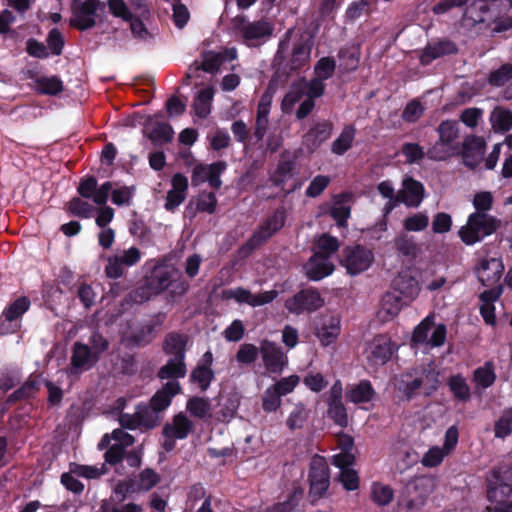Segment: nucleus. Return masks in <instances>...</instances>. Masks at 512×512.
Here are the masks:
<instances>
[{
	"mask_svg": "<svg viewBox=\"0 0 512 512\" xmlns=\"http://www.w3.org/2000/svg\"><path fill=\"white\" fill-rule=\"evenodd\" d=\"M305 268L309 278L317 281L330 275L334 270V265L328 257L321 253H315Z\"/></svg>",
	"mask_w": 512,
	"mask_h": 512,
	"instance_id": "obj_26",
	"label": "nucleus"
},
{
	"mask_svg": "<svg viewBox=\"0 0 512 512\" xmlns=\"http://www.w3.org/2000/svg\"><path fill=\"white\" fill-rule=\"evenodd\" d=\"M141 258L142 252L137 247L118 249L107 258L104 269L105 275L111 279H118L124 275L128 268L136 265Z\"/></svg>",
	"mask_w": 512,
	"mask_h": 512,
	"instance_id": "obj_4",
	"label": "nucleus"
},
{
	"mask_svg": "<svg viewBox=\"0 0 512 512\" xmlns=\"http://www.w3.org/2000/svg\"><path fill=\"white\" fill-rule=\"evenodd\" d=\"M309 412L303 403L299 402L295 404L293 410L287 418V426L290 430H296L303 428L307 421Z\"/></svg>",
	"mask_w": 512,
	"mask_h": 512,
	"instance_id": "obj_46",
	"label": "nucleus"
},
{
	"mask_svg": "<svg viewBox=\"0 0 512 512\" xmlns=\"http://www.w3.org/2000/svg\"><path fill=\"white\" fill-rule=\"evenodd\" d=\"M433 328V317L427 316L415 329L412 336L413 344H428L429 331Z\"/></svg>",
	"mask_w": 512,
	"mask_h": 512,
	"instance_id": "obj_58",
	"label": "nucleus"
},
{
	"mask_svg": "<svg viewBox=\"0 0 512 512\" xmlns=\"http://www.w3.org/2000/svg\"><path fill=\"white\" fill-rule=\"evenodd\" d=\"M225 61V56L223 53L215 52V51H207L202 55V63L201 65L196 66V70L202 69L208 73L217 72L219 67Z\"/></svg>",
	"mask_w": 512,
	"mask_h": 512,
	"instance_id": "obj_45",
	"label": "nucleus"
},
{
	"mask_svg": "<svg viewBox=\"0 0 512 512\" xmlns=\"http://www.w3.org/2000/svg\"><path fill=\"white\" fill-rule=\"evenodd\" d=\"M194 429L193 422L183 412L176 414L171 422L163 427L164 437H174L179 440L185 439Z\"/></svg>",
	"mask_w": 512,
	"mask_h": 512,
	"instance_id": "obj_21",
	"label": "nucleus"
},
{
	"mask_svg": "<svg viewBox=\"0 0 512 512\" xmlns=\"http://www.w3.org/2000/svg\"><path fill=\"white\" fill-rule=\"evenodd\" d=\"M492 20L489 6L484 0H476L465 10L462 21L467 27H475Z\"/></svg>",
	"mask_w": 512,
	"mask_h": 512,
	"instance_id": "obj_19",
	"label": "nucleus"
},
{
	"mask_svg": "<svg viewBox=\"0 0 512 512\" xmlns=\"http://www.w3.org/2000/svg\"><path fill=\"white\" fill-rule=\"evenodd\" d=\"M260 353V347L258 348L254 344L244 343L240 345L237 353L236 360L240 364L250 365L256 361Z\"/></svg>",
	"mask_w": 512,
	"mask_h": 512,
	"instance_id": "obj_53",
	"label": "nucleus"
},
{
	"mask_svg": "<svg viewBox=\"0 0 512 512\" xmlns=\"http://www.w3.org/2000/svg\"><path fill=\"white\" fill-rule=\"evenodd\" d=\"M485 153V142L482 138H467L463 143L462 157L467 167L475 168L483 159Z\"/></svg>",
	"mask_w": 512,
	"mask_h": 512,
	"instance_id": "obj_22",
	"label": "nucleus"
},
{
	"mask_svg": "<svg viewBox=\"0 0 512 512\" xmlns=\"http://www.w3.org/2000/svg\"><path fill=\"white\" fill-rule=\"evenodd\" d=\"M332 134V124L323 121L314 124V126L305 134L304 142L310 151L316 150L323 142L330 138Z\"/></svg>",
	"mask_w": 512,
	"mask_h": 512,
	"instance_id": "obj_29",
	"label": "nucleus"
},
{
	"mask_svg": "<svg viewBox=\"0 0 512 512\" xmlns=\"http://www.w3.org/2000/svg\"><path fill=\"white\" fill-rule=\"evenodd\" d=\"M396 286L400 290L401 294L407 298L414 299L420 292V286L414 278L410 276H401L396 282Z\"/></svg>",
	"mask_w": 512,
	"mask_h": 512,
	"instance_id": "obj_56",
	"label": "nucleus"
},
{
	"mask_svg": "<svg viewBox=\"0 0 512 512\" xmlns=\"http://www.w3.org/2000/svg\"><path fill=\"white\" fill-rule=\"evenodd\" d=\"M112 190V182H105L100 187L94 177H89L81 181L78 192L84 198H92L97 205L106 204L110 192Z\"/></svg>",
	"mask_w": 512,
	"mask_h": 512,
	"instance_id": "obj_16",
	"label": "nucleus"
},
{
	"mask_svg": "<svg viewBox=\"0 0 512 512\" xmlns=\"http://www.w3.org/2000/svg\"><path fill=\"white\" fill-rule=\"evenodd\" d=\"M285 217L284 210H276L273 215L267 218L254 232L248 241V245L254 248L267 241L274 233L283 227Z\"/></svg>",
	"mask_w": 512,
	"mask_h": 512,
	"instance_id": "obj_14",
	"label": "nucleus"
},
{
	"mask_svg": "<svg viewBox=\"0 0 512 512\" xmlns=\"http://www.w3.org/2000/svg\"><path fill=\"white\" fill-rule=\"evenodd\" d=\"M172 281L173 269H156L148 282L149 289L155 294L160 293L166 290L171 285Z\"/></svg>",
	"mask_w": 512,
	"mask_h": 512,
	"instance_id": "obj_35",
	"label": "nucleus"
},
{
	"mask_svg": "<svg viewBox=\"0 0 512 512\" xmlns=\"http://www.w3.org/2000/svg\"><path fill=\"white\" fill-rule=\"evenodd\" d=\"M351 208L346 204L343 198L338 199L333 204L330 214L334 220H336L339 226H345L346 221L350 216Z\"/></svg>",
	"mask_w": 512,
	"mask_h": 512,
	"instance_id": "obj_61",
	"label": "nucleus"
},
{
	"mask_svg": "<svg viewBox=\"0 0 512 512\" xmlns=\"http://www.w3.org/2000/svg\"><path fill=\"white\" fill-rule=\"evenodd\" d=\"M437 131L440 141L446 144H450V146H457L455 144V141L458 138V128L456 122L444 121L438 126Z\"/></svg>",
	"mask_w": 512,
	"mask_h": 512,
	"instance_id": "obj_51",
	"label": "nucleus"
},
{
	"mask_svg": "<svg viewBox=\"0 0 512 512\" xmlns=\"http://www.w3.org/2000/svg\"><path fill=\"white\" fill-rule=\"evenodd\" d=\"M490 121L494 130L508 131L512 128V112L497 107L492 111Z\"/></svg>",
	"mask_w": 512,
	"mask_h": 512,
	"instance_id": "obj_43",
	"label": "nucleus"
},
{
	"mask_svg": "<svg viewBox=\"0 0 512 512\" xmlns=\"http://www.w3.org/2000/svg\"><path fill=\"white\" fill-rule=\"evenodd\" d=\"M494 433L497 438H505L512 433V408L502 412L495 422Z\"/></svg>",
	"mask_w": 512,
	"mask_h": 512,
	"instance_id": "obj_50",
	"label": "nucleus"
},
{
	"mask_svg": "<svg viewBox=\"0 0 512 512\" xmlns=\"http://www.w3.org/2000/svg\"><path fill=\"white\" fill-rule=\"evenodd\" d=\"M488 498H496L498 494L509 497L512 494V467L494 470L488 479Z\"/></svg>",
	"mask_w": 512,
	"mask_h": 512,
	"instance_id": "obj_15",
	"label": "nucleus"
},
{
	"mask_svg": "<svg viewBox=\"0 0 512 512\" xmlns=\"http://www.w3.org/2000/svg\"><path fill=\"white\" fill-rule=\"evenodd\" d=\"M37 89L43 94L56 95L63 90V83L56 76L42 77L37 80Z\"/></svg>",
	"mask_w": 512,
	"mask_h": 512,
	"instance_id": "obj_55",
	"label": "nucleus"
},
{
	"mask_svg": "<svg viewBox=\"0 0 512 512\" xmlns=\"http://www.w3.org/2000/svg\"><path fill=\"white\" fill-rule=\"evenodd\" d=\"M340 333V320L337 316H324L317 328V337L324 346L333 343Z\"/></svg>",
	"mask_w": 512,
	"mask_h": 512,
	"instance_id": "obj_30",
	"label": "nucleus"
},
{
	"mask_svg": "<svg viewBox=\"0 0 512 512\" xmlns=\"http://www.w3.org/2000/svg\"><path fill=\"white\" fill-rule=\"evenodd\" d=\"M374 390L367 381H362L347 392V398L353 403H366L372 400Z\"/></svg>",
	"mask_w": 512,
	"mask_h": 512,
	"instance_id": "obj_41",
	"label": "nucleus"
},
{
	"mask_svg": "<svg viewBox=\"0 0 512 512\" xmlns=\"http://www.w3.org/2000/svg\"><path fill=\"white\" fill-rule=\"evenodd\" d=\"M98 359L88 345L75 342L72 347L69 372L71 375L81 374L92 368Z\"/></svg>",
	"mask_w": 512,
	"mask_h": 512,
	"instance_id": "obj_13",
	"label": "nucleus"
},
{
	"mask_svg": "<svg viewBox=\"0 0 512 512\" xmlns=\"http://www.w3.org/2000/svg\"><path fill=\"white\" fill-rule=\"evenodd\" d=\"M294 170V162L290 160H281L276 171L271 176L272 183L284 190L285 183L292 178Z\"/></svg>",
	"mask_w": 512,
	"mask_h": 512,
	"instance_id": "obj_42",
	"label": "nucleus"
},
{
	"mask_svg": "<svg viewBox=\"0 0 512 512\" xmlns=\"http://www.w3.org/2000/svg\"><path fill=\"white\" fill-rule=\"evenodd\" d=\"M232 23L234 29L241 31L243 40L248 46L260 45L273 33V26L266 20L246 22L244 16H236L232 19Z\"/></svg>",
	"mask_w": 512,
	"mask_h": 512,
	"instance_id": "obj_3",
	"label": "nucleus"
},
{
	"mask_svg": "<svg viewBox=\"0 0 512 512\" xmlns=\"http://www.w3.org/2000/svg\"><path fill=\"white\" fill-rule=\"evenodd\" d=\"M355 130L351 127L345 128L332 144V152L337 155L344 154L352 145Z\"/></svg>",
	"mask_w": 512,
	"mask_h": 512,
	"instance_id": "obj_49",
	"label": "nucleus"
},
{
	"mask_svg": "<svg viewBox=\"0 0 512 512\" xmlns=\"http://www.w3.org/2000/svg\"><path fill=\"white\" fill-rule=\"evenodd\" d=\"M311 43L309 39H301L293 48L290 68L296 70L308 63L311 54Z\"/></svg>",
	"mask_w": 512,
	"mask_h": 512,
	"instance_id": "obj_34",
	"label": "nucleus"
},
{
	"mask_svg": "<svg viewBox=\"0 0 512 512\" xmlns=\"http://www.w3.org/2000/svg\"><path fill=\"white\" fill-rule=\"evenodd\" d=\"M498 297L499 292L494 290L485 291L481 295L484 304L481 306L480 312L485 322L489 325L495 324V308L492 302L495 301Z\"/></svg>",
	"mask_w": 512,
	"mask_h": 512,
	"instance_id": "obj_44",
	"label": "nucleus"
},
{
	"mask_svg": "<svg viewBox=\"0 0 512 512\" xmlns=\"http://www.w3.org/2000/svg\"><path fill=\"white\" fill-rule=\"evenodd\" d=\"M184 360L181 358H170L158 371V377L162 380H175L185 377L187 369Z\"/></svg>",
	"mask_w": 512,
	"mask_h": 512,
	"instance_id": "obj_33",
	"label": "nucleus"
},
{
	"mask_svg": "<svg viewBox=\"0 0 512 512\" xmlns=\"http://www.w3.org/2000/svg\"><path fill=\"white\" fill-rule=\"evenodd\" d=\"M328 415L341 427H345L348 423L346 409L340 399L329 401Z\"/></svg>",
	"mask_w": 512,
	"mask_h": 512,
	"instance_id": "obj_60",
	"label": "nucleus"
},
{
	"mask_svg": "<svg viewBox=\"0 0 512 512\" xmlns=\"http://www.w3.org/2000/svg\"><path fill=\"white\" fill-rule=\"evenodd\" d=\"M396 349V344L389 337L378 335L367 344V359L374 365H384L390 360Z\"/></svg>",
	"mask_w": 512,
	"mask_h": 512,
	"instance_id": "obj_10",
	"label": "nucleus"
},
{
	"mask_svg": "<svg viewBox=\"0 0 512 512\" xmlns=\"http://www.w3.org/2000/svg\"><path fill=\"white\" fill-rule=\"evenodd\" d=\"M423 198V185L414 179H406L403 182V189L398 193L395 199V203L401 201L408 207H418Z\"/></svg>",
	"mask_w": 512,
	"mask_h": 512,
	"instance_id": "obj_20",
	"label": "nucleus"
},
{
	"mask_svg": "<svg viewBox=\"0 0 512 512\" xmlns=\"http://www.w3.org/2000/svg\"><path fill=\"white\" fill-rule=\"evenodd\" d=\"M158 413L159 412L151 406H138L140 427L154 428L157 426L160 420Z\"/></svg>",
	"mask_w": 512,
	"mask_h": 512,
	"instance_id": "obj_59",
	"label": "nucleus"
},
{
	"mask_svg": "<svg viewBox=\"0 0 512 512\" xmlns=\"http://www.w3.org/2000/svg\"><path fill=\"white\" fill-rule=\"evenodd\" d=\"M436 488V479L431 476H420L410 481L405 491L408 496H414L426 503L427 498L433 493Z\"/></svg>",
	"mask_w": 512,
	"mask_h": 512,
	"instance_id": "obj_25",
	"label": "nucleus"
},
{
	"mask_svg": "<svg viewBox=\"0 0 512 512\" xmlns=\"http://www.w3.org/2000/svg\"><path fill=\"white\" fill-rule=\"evenodd\" d=\"M102 6L99 0L74 1V16L71 19V25L80 29L87 30L95 26V14L98 8Z\"/></svg>",
	"mask_w": 512,
	"mask_h": 512,
	"instance_id": "obj_12",
	"label": "nucleus"
},
{
	"mask_svg": "<svg viewBox=\"0 0 512 512\" xmlns=\"http://www.w3.org/2000/svg\"><path fill=\"white\" fill-rule=\"evenodd\" d=\"M172 189L166 196L165 208L174 211L186 199L188 179L180 173L175 174L171 180Z\"/></svg>",
	"mask_w": 512,
	"mask_h": 512,
	"instance_id": "obj_18",
	"label": "nucleus"
},
{
	"mask_svg": "<svg viewBox=\"0 0 512 512\" xmlns=\"http://www.w3.org/2000/svg\"><path fill=\"white\" fill-rule=\"evenodd\" d=\"M504 267L500 259L483 260L478 269V278L485 286H493L500 280Z\"/></svg>",
	"mask_w": 512,
	"mask_h": 512,
	"instance_id": "obj_24",
	"label": "nucleus"
},
{
	"mask_svg": "<svg viewBox=\"0 0 512 512\" xmlns=\"http://www.w3.org/2000/svg\"><path fill=\"white\" fill-rule=\"evenodd\" d=\"M374 260L373 252L362 246L348 247L344 251L343 263L351 275L367 270Z\"/></svg>",
	"mask_w": 512,
	"mask_h": 512,
	"instance_id": "obj_7",
	"label": "nucleus"
},
{
	"mask_svg": "<svg viewBox=\"0 0 512 512\" xmlns=\"http://www.w3.org/2000/svg\"><path fill=\"white\" fill-rule=\"evenodd\" d=\"M213 96L214 89L212 87H207L197 94L193 108L198 117L205 118L210 113Z\"/></svg>",
	"mask_w": 512,
	"mask_h": 512,
	"instance_id": "obj_38",
	"label": "nucleus"
},
{
	"mask_svg": "<svg viewBox=\"0 0 512 512\" xmlns=\"http://www.w3.org/2000/svg\"><path fill=\"white\" fill-rule=\"evenodd\" d=\"M336 68V62L331 57H322L314 67L315 77L323 81L331 78Z\"/></svg>",
	"mask_w": 512,
	"mask_h": 512,
	"instance_id": "obj_57",
	"label": "nucleus"
},
{
	"mask_svg": "<svg viewBox=\"0 0 512 512\" xmlns=\"http://www.w3.org/2000/svg\"><path fill=\"white\" fill-rule=\"evenodd\" d=\"M499 225L500 221L495 217L483 212H474L469 215L466 224L459 229L458 234L466 245H473L493 234Z\"/></svg>",
	"mask_w": 512,
	"mask_h": 512,
	"instance_id": "obj_2",
	"label": "nucleus"
},
{
	"mask_svg": "<svg viewBox=\"0 0 512 512\" xmlns=\"http://www.w3.org/2000/svg\"><path fill=\"white\" fill-rule=\"evenodd\" d=\"M280 394L272 387L269 386L263 393L262 396V408L266 412H274L276 411L281 403Z\"/></svg>",
	"mask_w": 512,
	"mask_h": 512,
	"instance_id": "obj_62",
	"label": "nucleus"
},
{
	"mask_svg": "<svg viewBox=\"0 0 512 512\" xmlns=\"http://www.w3.org/2000/svg\"><path fill=\"white\" fill-rule=\"evenodd\" d=\"M134 437L122 429H114L111 434H105L98 448L103 450L109 446L105 452V460L111 465H115L122 461L126 455L128 464L131 467H138L141 464V453L138 450H131L126 454V448L133 445Z\"/></svg>",
	"mask_w": 512,
	"mask_h": 512,
	"instance_id": "obj_1",
	"label": "nucleus"
},
{
	"mask_svg": "<svg viewBox=\"0 0 512 512\" xmlns=\"http://www.w3.org/2000/svg\"><path fill=\"white\" fill-rule=\"evenodd\" d=\"M307 81L300 79L294 82L282 100V110H290L306 94Z\"/></svg>",
	"mask_w": 512,
	"mask_h": 512,
	"instance_id": "obj_36",
	"label": "nucleus"
},
{
	"mask_svg": "<svg viewBox=\"0 0 512 512\" xmlns=\"http://www.w3.org/2000/svg\"><path fill=\"white\" fill-rule=\"evenodd\" d=\"M260 353L263 364L269 373H281L287 365V356L281 347L274 342L262 340L260 342Z\"/></svg>",
	"mask_w": 512,
	"mask_h": 512,
	"instance_id": "obj_11",
	"label": "nucleus"
},
{
	"mask_svg": "<svg viewBox=\"0 0 512 512\" xmlns=\"http://www.w3.org/2000/svg\"><path fill=\"white\" fill-rule=\"evenodd\" d=\"M429 225V216L426 213H415L403 220V228L408 232H420Z\"/></svg>",
	"mask_w": 512,
	"mask_h": 512,
	"instance_id": "obj_47",
	"label": "nucleus"
},
{
	"mask_svg": "<svg viewBox=\"0 0 512 512\" xmlns=\"http://www.w3.org/2000/svg\"><path fill=\"white\" fill-rule=\"evenodd\" d=\"M448 384L455 398L461 401L470 399V389L463 377L459 375L452 376Z\"/></svg>",
	"mask_w": 512,
	"mask_h": 512,
	"instance_id": "obj_54",
	"label": "nucleus"
},
{
	"mask_svg": "<svg viewBox=\"0 0 512 512\" xmlns=\"http://www.w3.org/2000/svg\"><path fill=\"white\" fill-rule=\"evenodd\" d=\"M157 325L158 323L155 321H149L145 323L139 329L133 332V341L138 345L148 344L155 336Z\"/></svg>",
	"mask_w": 512,
	"mask_h": 512,
	"instance_id": "obj_48",
	"label": "nucleus"
},
{
	"mask_svg": "<svg viewBox=\"0 0 512 512\" xmlns=\"http://www.w3.org/2000/svg\"><path fill=\"white\" fill-rule=\"evenodd\" d=\"M458 153V146H450L440 140L432 145L426 155L433 161H445Z\"/></svg>",
	"mask_w": 512,
	"mask_h": 512,
	"instance_id": "obj_40",
	"label": "nucleus"
},
{
	"mask_svg": "<svg viewBox=\"0 0 512 512\" xmlns=\"http://www.w3.org/2000/svg\"><path fill=\"white\" fill-rule=\"evenodd\" d=\"M30 307V301L27 297H20L15 300L6 310L3 315L7 321H14L21 317Z\"/></svg>",
	"mask_w": 512,
	"mask_h": 512,
	"instance_id": "obj_52",
	"label": "nucleus"
},
{
	"mask_svg": "<svg viewBox=\"0 0 512 512\" xmlns=\"http://www.w3.org/2000/svg\"><path fill=\"white\" fill-rule=\"evenodd\" d=\"M187 337L185 335L171 333L166 336L163 350L171 358L185 359V347Z\"/></svg>",
	"mask_w": 512,
	"mask_h": 512,
	"instance_id": "obj_32",
	"label": "nucleus"
},
{
	"mask_svg": "<svg viewBox=\"0 0 512 512\" xmlns=\"http://www.w3.org/2000/svg\"><path fill=\"white\" fill-rule=\"evenodd\" d=\"M424 505L425 503L420 499L408 496L405 490L398 502L399 512H419Z\"/></svg>",
	"mask_w": 512,
	"mask_h": 512,
	"instance_id": "obj_64",
	"label": "nucleus"
},
{
	"mask_svg": "<svg viewBox=\"0 0 512 512\" xmlns=\"http://www.w3.org/2000/svg\"><path fill=\"white\" fill-rule=\"evenodd\" d=\"M310 497L312 501L319 499L329 487L328 465L325 459L315 455L310 462L309 471Z\"/></svg>",
	"mask_w": 512,
	"mask_h": 512,
	"instance_id": "obj_5",
	"label": "nucleus"
},
{
	"mask_svg": "<svg viewBox=\"0 0 512 512\" xmlns=\"http://www.w3.org/2000/svg\"><path fill=\"white\" fill-rule=\"evenodd\" d=\"M512 78V65L506 63L497 70L491 72L489 83L493 86H502Z\"/></svg>",
	"mask_w": 512,
	"mask_h": 512,
	"instance_id": "obj_63",
	"label": "nucleus"
},
{
	"mask_svg": "<svg viewBox=\"0 0 512 512\" xmlns=\"http://www.w3.org/2000/svg\"><path fill=\"white\" fill-rule=\"evenodd\" d=\"M458 443V430L451 426L445 433L444 444L442 447H431L422 457L421 463L425 467L433 468L439 466L443 459L448 456Z\"/></svg>",
	"mask_w": 512,
	"mask_h": 512,
	"instance_id": "obj_6",
	"label": "nucleus"
},
{
	"mask_svg": "<svg viewBox=\"0 0 512 512\" xmlns=\"http://www.w3.org/2000/svg\"><path fill=\"white\" fill-rule=\"evenodd\" d=\"M115 497L104 499L100 505V512H142L143 508L140 504L129 502L123 503Z\"/></svg>",
	"mask_w": 512,
	"mask_h": 512,
	"instance_id": "obj_37",
	"label": "nucleus"
},
{
	"mask_svg": "<svg viewBox=\"0 0 512 512\" xmlns=\"http://www.w3.org/2000/svg\"><path fill=\"white\" fill-rule=\"evenodd\" d=\"M144 133L155 145H160L170 142L173 138L174 131L169 124L156 121L154 117L148 116Z\"/></svg>",
	"mask_w": 512,
	"mask_h": 512,
	"instance_id": "obj_17",
	"label": "nucleus"
},
{
	"mask_svg": "<svg viewBox=\"0 0 512 512\" xmlns=\"http://www.w3.org/2000/svg\"><path fill=\"white\" fill-rule=\"evenodd\" d=\"M222 295L227 300L233 299L240 304L245 303L251 307H259L271 303L277 297L278 292L270 290L255 295L247 289L236 287L224 290Z\"/></svg>",
	"mask_w": 512,
	"mask_h": 512,
	"instance_id": "obj_9",
	"label": "nucleus"
},
{
	"mask_svg": "<svg viewBox=\"0 0 512 512\" xmlns=\"http://www.w3.org/2000/svg\"><path fill=\"white\" fill-rule=\"evenodd\" d=\"M186 410L199 419H207L212 416L211 403L202 397H192L186 403Z\"/></svg>",
	"mask_w": 512,
	"mask_h": 512,
	"instance_id": "obj_39",
	"label": "nucleus"
},
{
	"mask_svg": "<svg viewBox=\"0 0 512 512\" xmlns=\"http://www.w3.org/2000/svg\"><path fill=\"white\" fill-rule=\"evenodd\" d=\"M401 308L402 303L400 297L394 293H387L381 300L378 317L381 321H389L400 312Z\"/></svg>",
	"mask_w": 512,
	"mask_h": 512,
	"instance_id": "obj_31",
	"label": "nucleus"
},
{
	"mask_svg": "<svg viewBox=\"0 0 512 512\" xmlns=\"http://www.w3.org/2000/svg\"><path fill=\"white\" fill-rule=\"evenodd\" d=\"M393 245L397 254L407 260L417 258L421 253V246L415 238L405 232H401L394 238Z\"/></svg>",
	"mask_w": 512,
	"mask_h": 512,
	"instance_id": "obj_27",
	"label": "nucleus"
},
{
	"mask_svg": "<svg viewBox=\"0 0 512 512\" xmlns=\"http://www.w3.org/2000/svg\"><path fill=\"white\" fill-rule=\"evenodd\" d=\"M457 50V46L453 41L442 39L428 44L424 48L420 60L422 64L427 65L439 57L454 54Z\"/></svg>",
	"mask_w": 512,
	"mask_h": 512,
	"instance_id": "obj_23",
	"label": "nucleus"
},
{
	"mask_svg": "<svg viewBox=\"0 0 512 512\" xmlns=\"http://www.w3.org/2000/svg\"><path fill=\"white\" fill-rule=\"evenodd\" d=\"M181 390V386L178 381L171 380L167 382L162 389L157 391L150 401L151 407L158 412L167 409L172 398L177 395Z\"/></svg>",
	"mask_w": 512,
	"mask_h": 512,
	"instance_id": "obj_28",
	"label": "nucleus"
},
{
	"mask_svg": "<svg viewBox=\"0 0 512 512\" xmlns=\"http://www.w3.org/2000/svg\"><path fill=\"white\" fill-rule=\"evenodd\" d=\"M324 305V300L319 292L314 289H305L297 293L292 298H289L285 307L295 314H300L304 311L312 312Z\"/></svg>",
	"mask_w": 512,
	"mask_h": 512,
	"instance_id": "obj_8",
	"label": "nucleus"
}]
</instances>
